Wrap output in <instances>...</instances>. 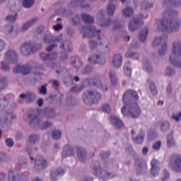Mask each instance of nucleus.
<instances>
[{
    "instance_id": "1",
    "label": "nucleus",
    "mask_w": 181,
    "mask_h": 181,
    "mask_svg": "<svg viewBox=\"0 0 181 181\" xmlns=\"http://www.w3.org/2000/svg\"><path fill=\"white\" fill-rule=\"evenodd\" d=\"M138 93L134 90H127L122 96L124 106L122 107V114L124 117L138 118L141 115V107L138 105Z\"/></svg>"
},
{
    "instance_id": "2",
    "label": "nucleus",
    "mask_w": 181,
    "mask_h": 181,
    "mask_svg": "<svg viewBox=\"0 0 181 181\" xmlns=\"http://www.w3.org/2000/svg\"><path fill=\"white\" fill-rule=\"evenodd\" d=\"M164 19L159 20L157 29L158 32H167L172 33L179 30L180 28V20L177 18V12L173 10H168L163 13Z\"/></svg>"
},
{
    "instance_id": "3",
    "label": "nucleus",
    "mask_w": 181,
    "mask_h": 181,
    "mask_svg": "<svg viewBox=\"0 0 181 181\" xmlns=\"http://www.w3.org/2000/svg\"><path fill=\"white\" fill-rule=\"evenodd\" d=\"M180 56H181V42L180 41H175L173 43L172 55L169 57V62L175 67L181 69V60L178 62L176 60Z\"/></svg>"
},
{
    "instance_id": "4",
    "label": "nucleus",
    "mask_w": 181,
    "mask_h": 181,
    "mask_svg": "<svg viewBox=\"0 0 181 181\" xmlns=\"http://www.w3.org/2000/svg\"><path fill=\"white\" fill-rule=\"evenodd\" d=\"M80 33H83V39H86V37H88V39H90L91 37H95V36L98 37V40H103V38L100 37V33H101L100 30H97L95 27L91 26V25H83L80 28Z\"/></svg>"
},
{
    "instance_id": "5",
    "label": "nucleus",
    "mask_w": 181,
    "mask_h": 181,
    "mask_svg": "<svg viewBox=\"0 0 181 181\" xmlns=\"http://www.w3.org/2000/svg\"><path fill=\"white\" fill-rule=\"evenodd\" d=\"M82 97L85 104L90 105L98 103L102 95L97 90H88L83 93Z\"/></svg>"
},
{
    "instance_id": "6",
    "label": "nucleus",
    "mask_w": 181,
    "mask_h": 181,
    "mask_svg": "<svg viewBox=\"0 0 181 181\" xmlns=\"http://www.w3.org/2000/svg\"><path fill=\"white\" fill-rule=\"evenodd\" d=\"M42 49V44L32 45L30 42H24L20 47L21 54L29 56L30 53H35Z\"/></svg>"
},
{
    "instance_id": "7",
    "label": "nucleus",
    "mask_w": 181,
    "mask_h": 181,
    "mask_svg": "<svg viewBox=\"0 0 181 181\" xmlns=\"http://www.w3.org/2000/svg\"><path fill=\"white\" fill-rule=\"evenodd\" d=\"M167 38L168 35H163L158 38H155L153 42V47H156V46H159V45H162V43H163L161 46V49L158 51L159 56H165L168 52V44L165 42Z\"/></svg>"
},
{
    "instance_id": "8",
    "label": "nucleus",
    "mask_w": 181,
    "mask_h": 181,
    "mask_svg": "<svg viewBox=\"0 0 181 181\" xmlns=\"http://www.w3.org/2000/svg\"><path fill=\"white\" fill-rule=\"evenodd\" d=\"M168 167L175 172H181V156L173 154L169 158Z\"/></svg>"
},
{
    "instance_id": "9",
    "label": "nucleus",
    "mask_w": 181,
    "mask_h": 181,
    "mask_svg": "<svg viewBox=\"0 0 181 181\" xmlns=\"http://www.w3.org/2000/svg\"><path fill=\"white\" fill-rule=\"evenodd\" d=\"M144 16L142 14L139 15V16L133 17L129 23V30L130 32H134V30H138L141 26L144 25V21L142 20Z\"/></svg>"
},
{
    "instance_id": "10",
    "label": "nucleus",
    "mask_w": 181,
    "mask_h": 181,
    "mask_svg": "<svg viewBox=\"0 0 181 181\" xmlns=\"http://www.w3.org/2000/svg\"><path fill=\"white\" fill-rule=\"evenodd\" d=\"M134 164L136 166V171L138 175H139L140 172H144V170H146L147 165L144 158H136L134 160Z\"/></svg>"
},
{
    "instance_id": "11",
    "label": "nucleus",
    "mask_w": 181,
    "mask_h": 181,
    "mask_svg": "<svg viewBox=\"0 0 181 181\" xmlns=\"http://www.w3.org/2000/svg\"><path fill=\"white\" fill-rule=\"evenodd\" d=\"M88 62L90 64H105V58L98 54H94L88 57Z\"/></svg>"
},
{
    "instance_id": "12",
    "label": "nucleus",
    "mask_w": 181,
    "mask_h": 181,
    "mask_svg": "<svg viewBox=\"0 0 181 181\" xmlns=\"http://www.w3.org/2000/svg\"><path fill=\"white\" fill-rule=\"evenodd\" d=\"M18 54L13 50L10 49L5 54V60L9 63H18Z\"/></svg>"
},
{
    "instance_id": "13",
    "label": "nucleus",
    "mask_w": 181,
    "mask_h": 181,
    "mask_svg": "<svg viewBox=\"0 0 181 181\" xmlns=\"http://www.w3.org/2000/svg\"><path fill=\"white\" fill-rule=\"evenodd\" d=\"M98 15L99 21L100 22V26H102V28H108V26H110L111 23H112V21L111 20V18L105 20V18H104V15H105V11H100L98 13Z\"/></svg>"
},
{
    "instance_id": "14",
    "label": "nucleus",
    "mask_w": 181,
    "mask_h": 181,
    "mask_svg": "<svg viewBox=\"0 0 181 181\" xmlns=\"http://www.w3.org/2000/svg\"><path fill=\"white\" fill-rule=\"evenodd\" d=\"M30 70L31 68L29 65H17L13 69V73H21V74L26 76V74H29V73H30Z\"/></svg>"
},
{
    "instance_id": "15",
    "label": "nucleus",
    "mask_w": 181,
    "mask_h": 181,
    "mask_svg": "<svg viewBox=\"0 0 181 181\" xmlns=\"http://www.w3.org/2000/svg\"><path fill=\"white\" fill-rule=\"evenodd\" d=\"M151 173L152 176H158L159 175V170H160V167H159V161L156 159H153L151 162Z\"/></svg>"
},
{
    "instance_id": "16",
    "label": "nucleus",
    "mask_w": 181,
    "mask_h": 181,
    "mask_svg": "<svg viewBox=\"0 0 181 181\" xmlns=\"http://www.w3.org/2000/svg\"><path fill=\"white\" fill-rule=\"evenodd\" d=\"M21 179H23V173H18L16 171L13 170H8V181H19Z\"/></svg>"
},
{
    "instance_id": "17",
    "label": "nucleus",
    "mask_w": 181,
    "mask_h": 181,
    "mask_svg": "<svg viewBox=\"0 0 181 181\" xmlns=\"http://www.w3.org/2000/svg\"><path fill=\"white\" fill-rule=\"evenodd\" d=\"M62 39H63L62 35H59L57 37H54L52 34H48V35H45L44 36L43 40L45 43L49 45L50 43H56V42H60V40H62Z\"/></svg>"
},
{
    "instance_id": "18",
    "label": "nucleus",
    "mask_w": 181,
    "mask_h": 181,
    "mask_svg": "<svg viewBox=\"0 0 181 181\" xmlns=\"http://www.w3.org/2000/svg\"><path fill=\"white\" fill-rule=\"evenodd\" d=\"M47 166V161L45 160L43 157L40 158L39 159L35 160L34 168L36 170H42Z\"/></svg>"
},
{
    "instance_id": "19",
    "label": "nucleus",
    "mask_w": 181,
    "mask_h": 181,
    "mask_svg": "<svg viewBox=\"0 0 181 181\" xmlns=\"http://www.w3.org/2000/svg\"><path fill=\"white\" fill-rule=\"evenodd\" d=\"M40 59L43 60V62H52L57 59V54L56 52H54L53 54L41 53L40 54Z\"/></svg>"
},
{
    "instance_id": "20",
    "label": "nucleus",
    "mask_w": 181,
    "mask_h": 181,
    "mask_svg": "<svg viewBox=\"0 0 181 181\" xmlns=\"http://www.w3.org/2000/svg\"><path fill=\"white\" fill-rule=\"evenodd\" d=\"M69 156H74V150L71 146L67 145L64 147L62 158H69Z\"/></svg>"
},
{
    "instance_id": "21",
    "label": "nucleus",
    "mask_w": 181,
    "mask_h": 181,
    "mask_svg": "<svg viewBox=\"0 0 181 181\" xmlns=\"http://www.w3.org/2000/svg\"><path fill=\"white\" fill-rule=\"evenodd\" d=\"M110 122L112 125H114V127L117 128V129H119L124 127L122 121L115 116L110 117Z\"/></svg>"
},
{
    "instance_id": "22",
    "label": "nucleus",
    "mask_w": 181,
    "mask_h": 181,
    "mask_svg": "<svg viewBox=\"0 0 181 181\" xmlns=\"http://www.w3.org/2000/svg\"><path fill=\"white\" fill-rule=\"evenodd\" d=\"M20 98H25L26 103H33L36 100V95L33 93H28L27 94L21 93Z\"/></svg>"
},
{
    "instance_id": "23",
    "label": "nucleus",
    "mask_w": 181,
    "mask_h": 181,
    "mask_svg": "<svg viewBox=\"0 0 181 181\" xmlns=\"http://www.w3.org/2000/svg\"><path fill=\"white\" fill-rule=\"evenodd\" d=\"M112 64L114 67H121L122 64V57L119 54L113 56Z\"/></svg>"
},
{
    "instance_id": "24",
    "label": "nucleus",
    "mask_w": 181,
    "mask_h": 181,
    "mask_svg": "<svg viewBox=\"0 0 181 181\" xmlns=\"http://www.w3.org/2000/svg\"><path fill=\"white\" fill-rule=\"evenodd\" d=\"M77 156L80 162H86V158L87 156V153H86V150L76 147Z\"/></svg>"
},
{
    "instance_id": "25",
    "label": "nucleus",
    "mask_w": 181,
    "mask_h": 181,
    "mask_svg": "<svg viewBox=\"0 0 181 181\" xmlns=\"http://www.w3.org/2000/svg\"><path fill=\"white\" fill-rule=\"evenodd\" d=\"M28 118L30 119L29 125H32V124L39 125V124L42 122L40 117H39V115H35V114L28 115Z\"/></svg>"
},
{
    "instance_id": "26",
    "label": "nucleus",
    "mask_w": 181,
    "mask_h": 181,
    "mask_svg": "<svg viewBox=\"0 0 181 181\" xmlns=\"http://www.w3.org/2000/svg\"><path fill=\"white\" fill-rule=\"evenodd\" d=\"M93 173L95 176H100L103 175V171L101 170V167L100 166V162L95 161L93 165Z\"/></svg>"
},
{
    "instance_id": "27",
    "label": "nucleus",
    "mask_w": 181,
    "mask_h": 181,
    "mask_svg": "<svg viewBox=\"0 0 181 181\" xmlns=\"http://www.w3.org/2000/svg\"><path fill=\"white\" fill-rule=\"evenodd\" d=\"M144 139H145V132L144 130H140L136 137L133 136V141L138 144H144Z\"/></svg>"
},
{
    "instance_id": "28",
    "label": "nucleus",
    "mask_w": 181,
    "mask_h": 181,
    "mask_svg": "<svg viewBox=\"0 0 181 181\" xmlns=\"http://www.w3.org/2000/svg\"><path fill=\"white\" fill-rule=\"evenodd\" d=\"M38 21H39V18H35L28 21L27 23H25L23 25V27L21 28V30L22 32H25V30H28V29L30 28V26H33V25H35V23H37Z\"/></svg>"
},
{
    "instance_id": "29",
    "label": "nucleus",
    "mask_w": 181,
    "mask_h": 181,
    "mask_svg": "<svg viewBox=\"0 0 181 181\" xmlns=\"http://www.w3.org/2000/svg\"><path fill=\"white\" fill-rule=\"evenodd\" d=\"M71 62L72 66H74V69L76 70H78L80 67H82L83 66V62H81V59H80L79 57L71 58Z\"/></svg>"
},
{
    "instance_id": "30",
    "label": "nucleus",
    "mask_w": 181,
    "mask_h": 181,
    "mask_svg": "<svg viewBox=\"0 0 181 181\" xmlns=\"http://www.w3.org/2000/svg\"><path fill=\"white\" fill-rule=\"evenodd\" d=\"M66 173V171L63 170L62 168H58L55 172H52L50 175V179L52 181H56L57 180V176H62V175H64Z\"/></svg>"
},
{
    "instance_id": "31",
    "label": "nucleus",
    "mask_w": 181,
    "mask_h": 181,
    "mask_svg": "<svg viewBox=\"0 0 181 181\" xmlns=\"http://www.w3.org/2000/svg\"><path fill=\"white\" fill-rule=\"evenodd\" d=\"M167 139V146L168 148H173L176 146V141L173 138V132H171L166 137Z\"/></svg>"
},
{
    "instance_id": "32",
    "label": "nucleus",
    "mask_w": 181,
    "mask_h": 181,
    "mask_svg": "<svg viewBox=\"0 0 181 181\" xmlns=\"http://www.w3.org/2000/svg\"><path fill=\"white\" fill-rule=\"evenodd\" d=\"M72 44L70 41H64L61 44L60 49H62L64 52H70L73 50V47H71Z\"/></svg>"
},
{
    "instance_id": "33",
    "label": "nucleus",
    "mask_w": 181,
    "mask_h": 181,
    "mask_svg": "<svg viewBox=\"0 0 181 181\" xmlns=\"http://www.w3.org/2000/svg\"><path fill=\"white\" fill-rule=\"evenodd\" d=\"M148 35H149V28L143 29L139 35V40L141 43L146 41V37H148Z\"/></svg>"
},
{
    "instance_id": "34",
    "label": "nucleus",
    "mask_w": 181,
    "mask_h": 181,
    "mask_svg": "<svg viewBox=\"0 0 181 181\" xmlns=\"http://www.w3.org/2000/svg\"><path fill=\"white\" fill-rule=\"evenodd\" d=\"M86 83L89 86H94L95 87H102L103 86L101 81L98 79H93V78L87 79Z\"/></svg>"
},
{
    "instance_id": "35",
    "label": "nucleus",
    "mask_w": 181,
    "mask_h": 181,
    "mask_svg": "<svg viewBox=\"0 0 181 181\" xmlns=\"http://www.w3.org/2000/svg\"><path fill=\"white\" fill-rule=\"evenodd\" d=\"M84 4H86V0H75L69 4V6L73 8L76 6V5H81L82 8H87L88 5H86Z\"/></svg>"
},
{
    "instance_id": "36",
    "label": "nucleus",
    "mask_w": 181,
    "mask_h": 181,
    "mask_svg": "<svg viewBox=\"0 0 181 181\" xmlns=\"http://www.w3.org/2000/svg\"><path fill=\"white\" fill-rule=\"evenodd\" d=\"M160 129L162 132H166V131H169L170 128V124L168 122H159Z\"/></svg>"
},
{
    "instance_id": "37",
    "label": "nucleus",
    "mask_w": 181,
    "mask_h": 181,
    "mask_svg": "<svg viewBox=\"0 0 181 181\" xmlns=\"http://www.w3.org/2000/svg\"><path fill=\"white\" fill-rule=\"evenodd\" d=\"M109 77L110 78L112 86H115L117 84H118V78H117L115 72L110 71L109 74Z\"/></svg>"
},
{
    "instance_id": "38",
    "label": "nucleus",
    "mask_w": 181,
    "mask_h": 181,
    "mask_svg": "<svg viewBox=\"0 0 181 181\" xmlns=\"http://www.w3.org/2000/svg\"><path fill=\"white\" fill-rule=\"evenodd\" d=\"M81 18L85 23H94V18L88 14L83 13Z\"/></svg>"
},
{
    "instance_id": "39",
    "label": "nucleus",
    "mask_w": 181,
    "mask_h": 181,
    "mask_svg": "<svg viewBox=\"0 0 181 181\" xmlns=\"http://www.w3.org/2000/svg\"><path fill=\"white\" fill-rule=\"evenodd\" d=\"M129 66H131V63L129 62H127L124 65V74H126V76H127L128 77H131L132 74V69H131V68H129Z\"/></svg>"
},
{
    "instance_id": "40",
    "label": "nucleus",
    "mask_w": 181,
    "mask_h": 181,
    "mask_svg": "<svg viewBox=\"0 0 181 181\" xmlns=\"http://www.w3.org/2000/svg\"><path fill=\"white\" fill-rule=\"evenodd\" d=\"M123 13L126 18H129V16H132L134 15V10L131 7H127L123 9Z\"/></svg>"
},
{
    "instance_id": "41",
    "label": "nucleus",
    "mask_w": 181,
    "mask_h": 181,
    "mask_svg": "<svg viewBox=\"0 0 181 181\" xmlns=\"http://www.w3.org/2000/svg\"><path fill=\"white\" fill-rule=\"evenodd\" d=\"M116 6L115 5L110 4L107 6V15H109V16H112V15H114V13L115 12V9H116Z\"/></svg>"
},
{
    "instance_id": "42",
    "label": "nucleus",
    "mask_w": 181,
    "mask_h": 181,
    "mask_svg": "<svg viewBox=\"0 0 181 181\" xmlns=\"http://www.w3.org/2000/svg\"><path fill=\"white\" fill-rule=\"evenodd\" d=\"M35 4V0H23V6L24 8H32Z\"/></svg>"
},
{
    "instance_id": "43",
    "label": "nucleus",
    "mask_w": 181,
    "mask_h": 181,
    "mask_svg": "<svg viewBox=\"0 0 181 181\" xmlns=\"http://www.w3.org/2000/svg\"><path fill=\"white\" fill-rule=\"evenodd\" d=\"M126 57H128L129 59H135L136 60H138V59H139V56L138 55V54L135 53V52H132L131 51L127 52L125 54Z\"/></svg>"
},
{
    "instance_id": "44",
    "label": "nucleus",
    "mask_w": 181,
    "mask_h": 181,
    "mask_svg": "<svg viewBox=\"0 0 181 181\" xmlns=\"http://www.w3.org/2000/svg\"><path fill=\"white\" fill-rule=\"evenodd\" d=\"M150 90H151V93L152 94V95H156V94H158V89H156V86H155V83L153 82H150Z\"/></svg>"
},
{
    "instance_id": "45",
    "label": "nucleus",
    "mask_w": 181,
    "mask_h": 181,
    "mask_svg": "<svg viewBox=\"0 0 181 181\" xmlns=\"http://www.w3.org/2000/svg\"><path fill=\"white\" fill-rule=\"evenodd\" d=\"M144 64L146 71L148 73H151V71H152V66L151 65V62H149V59L144 60Z\"/></svg>"
},
{
    "instance_id": "46",
    "label": "nucleus",
    "mask_w": 181,
    "mask_h": 181,
    "mask_svg": "<svg viewBox=\"0 0 181 181\" xmlns=\"http://www.w3.org/2000/svg\"><path fill=\"white\" fill-rule=\"evenodd\" d=\"M39 135L31 134L29 137L30 144H36V142H39Z\"/></svg>"
},
{
    "instance_id": "47",
    "label": "nucleus",
    "mask_w": 181,
    "mask_h": 181,
    "mask_svg": "<svg viewBox=\"0 0 181 181\" xmlns=\"http://www.w3.org/2000/svg\"><path fill=\"white\" fill-rule=\"evenodd\" d=\"M165 2L173 6H181V0H165Z\"/></svg>"
},
{
    "instance_id": "48",
    "label": "nucleus",
    "mask_w": 181,
    "mask_h": 181,
    "mask_svg": "<svg viewBox=\"0 0 181 181\" xmlns=\"http://www.w3.org/2000/svg\"><path fill=\"white\" fill-rule=\"evenodd\" d=\"M71 22H72V25H74V26H77L80 25L81 22V19L80 18V16L76 15L71 18Z\"/></svg>"
},
{
    "instance_id": "49",
    "label": "nucleus",
    "mask_w": 181,
    "mask_h": 181,
    "mask_svg": "<svg viewBox=\"0 0 181 181\" xmlns=\"http://www.w3.org/2000/svg\"><path fill=\"white\" fill-rule=\"evenodd\" d=\"M8 83V80L5 77L0 78V90H4L5 87H6V84Z\"/></svg>"
},
{
    "instance_id": "50",
    "label": "nucleus",
    "mask_w": 181,
    "mask_h": 181,
    "mask_svg": "<svg viewBox=\"0 0 181 181\" xmlns=\"http://www.w3.org/2000/svg\"><path fill=\"white\" fill-rule=\"evenodd\" d=\"M52 136L53 139H60L62 137V132L59 130H54L52 133Z\"/></svg>"
},
{
    "instance_id": "51",
    "label": "nucleus",
    "mask_w": 181,
    "mask_h": 181,
    "mask_svg": "<svg viewBox=\"0 0 181 181\" xmlns=\"http://www.w3.org/2000/svg\"><path fill=\"white\" fill-rule=\"evenodd\" d=\"M39 94H42V95H46V94H47V83L42 85Z\"/></svg>"
},
{
    "instance_id": "52",
    "label": "nucleus",
    "mask_w": 181,
    "mask_h": 181,
    "mask_svg": "<svg viewBox=\"0 0 181 181\" xmlns=\"http://www.w3.org/2000/svg\"><path fill=\"white\" fill-rule=\"evenodd\" d=\"M160 146H162V142L160 141H156L153 145V151H159L160 149Z\"/></svg>"
},
{
    "instance_id": "53",
    "label": "nucleus",
    "mask_w": 181,
    "mask_h": 181,
    "mask_svg": "<svg viewBox=\"0 0 181 181\" xmlns=\"http://www.w3.org/2000/svg\"><path fill=\"white\" fill-rule=\"evenodd\" d=\"M93 71V67L89 65L86 66L82 71V74H90Z\"/></svg>"
},
{
    "instance_id": "54",
    "label": "nucleus",
    "mask_w": 181,
    "mask_h": 181,
    "mask_svg": "<svg viewBox=\"0 0 181 181\" xmlns=\"http://www.w3.org/2000/svg\"><path fill=\"white\" fill-rule=\"evenodd\" d=\"M16 14H15L14 16L8 15L6 18V21H7L8 22H11V23H12L13 22H15V21H16Z\"/></svg>"
},
{
    "instance_id": "55",
    "label": "nucleus",
    "mask_w": 181,
    "mask_h": 181,
    "mask_svg": "<svg viewBox=\"0 0 181 181\" xmlns=\"http://www.w3.org/2000/svg\"><path fill=\"white\" fill-rule=\"evenodd\" d=\"M102 110L103 111V112L110 113V112H111V107H110V105L105 104L102 107Z\"/></svg>"
},
{
    "instance_id": "56",
    "label": "nucleus",
    "mask_w": 181,
    "mask_h": 181,
    "mask_svg": "<svg viewBox=\"0 0 181 181\" xmlns=\"http://www.w3.org/2000/svg\"><path fill=\"white\" fill-rule=\"evenodd\" d=\"M170 177V175L169 174V172H168L166 170H163V177L161 178L162 181H166Z\"/></svg>"
},
{
    "instance_id": "57",
    "label": "nucleus",
    "mask_w": 181,
    "mask_h": 181,
    "mask_svg": "<svg viewBox=\"0 0 181 181\" xmlns=\"http://www.w3.org/2000/svg\"><path fill=\"white\" fill-rule=\"evenodd\" d=\"M151 6H153V4H149L146 1L141 2V9H149Z\"/></svg>"
},
{
    "instance_id": "58",
    "label": "nucleus",
    "mask_w": 181,
    "mask_h": 181,
    "mask_svg": "<svg viewBox=\"0 0 181 181\" xmlns=\"http://www.w3.org/2000/svg\"><path fill=\"white\" fill-rule=\"evenodd\" d=\"M6 144L8 148H13V145H15V143L13 142V140H12V139H6Z\"/></svg>"
},
{
    "instance_id": "59",
    "label": "nucleus",
    "mask_w": 181,
    "mask_h": 181,
    "mask_svg": "<svg viewBox=\"0 0 181 181\" xmlns=\"http://www.w3.org/2000/svg\"><path fill=\"white\" fill-rule=\"evenodd\" d=\"M11 67L9 66V65L4 62H1V70H4V71H9Z\"/></svg>"
},
{
    "instance_id": "60",
    "label": "nucleus",
    "mask_w": 181,
    "mask_h": 181,
    "mask_svg": "<svg viewBox=\"0 0 181 181\" xmlns=\"http://www.w3.org/2000/svg\"><path fill=\"white\" fill-rule=\"evenodd\" d=\"M175 70L172 69L170 67H168L165 70L166 76H173L175 74Z\"/></svg>"
},
{
    "instance_id": "61",
    "label": "nucleus",
    "mask_w": 181,
    "mask_h": 181,
    "mask_svg": "<svg viewBox=\"0 0 181 181\" xmlns=\"http://www.w3.org/2000/svg\"><path fill=\"white\" fill-rule=\"evenodd\" d=\"M53 29L55 32H59V30H62L63 29V25L60 23H58L55 25H53Z\"/></svg>"
},
{
    "instance_id": "62",
    "label": "nucleus",
    "mask_w": 181,
    "mask_h": 181,
    "mask_svg": "<svg viewBox=\"0 0 181 181\" xmlns=\"http://www.w3.org/2000/svg\"><path fill=\"white\" fill-rule=\"evenodd\" d=\"M5 30H6L8 33H12V32H13V26L8 24L5 26Z\"/></svg>"
},
{
    "instance_id": "63",
    "label": "nucleus",
    "mask_w": 181,
    "mask_h": 181,
    "mask_svg": "<svg viewBox=\"0 0 181 181\" xmlns=\"http://www.w3.org/2000/svg\"><path fill=\"white\" fill-rule=\"evenodd\" d=\"M172 118H173V119H175V121H176L177 122H179V121H180V118H181V112L176 116L175 115H173Z\"/></svg>"
},
{
    "instance_id": "64",
    "label": "nucleus",
    "mask_w": 181,
    "mask_h": 181,
    "mask_svg": "<svg viewBox=\"0 0 181 181\" xmlns=\"http://www.w3.org/2000/svg\"><path fill=\"white\" fill-rule=\"evenodd\" d=\"M96 47H97V42H95V41L89 42V47L90 50H93V49H95Z\"/></svg>"
}]
</instances>
